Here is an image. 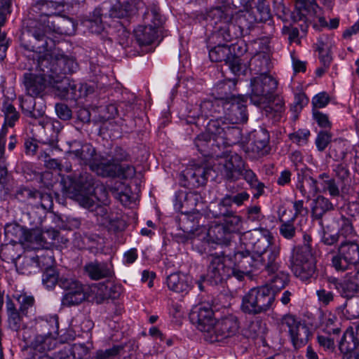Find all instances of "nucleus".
Segmentation results:
<instances>
[{
  "label": "nucleus",
  "instance_id": "obj_9",
  "mask_svg": "<svg viewBox=\"0 0 359 359\" xmlns=\"http://www.w3.org/2000/svg\"><path fill=\"white\" fill-rule=\"evenodd\" d=\"M224 99L204 100L200 104L191 109L187 114V122L195 124L197 127L206 126L208 118H220V114L224 111Z\"/></svg>",
  "mask_w": 359,
  "mask_h": 359
},
{
  "label": "nucleus",
  "instance_id": "obj_44",
  "mask_svg": "<svg viewBox=\"0 0 359 359\" xmlns=\"http://www.w3.org/2000/svg\"><path fill=\"white\" fill-rule=\"evenodd\" d=\"M253 150L259 154L267 153L269 143V135L264 128L255 130L253 133Z\"/></svg>",
  "mask_w": 359,
  "mask_h": 359
},
{
  "label": "nucleus",
  "instance_id": "obj_52",
  "mask_svg": "<svg viewBox=\"0 0 359 359\" xmlns=\"http://www.w3.org/2000/svg\"><path fill=\"white\" fill-rule=\"evenodd\" d=\"M215 46L209 50V57L211 61L226 62L231 52L226 44H215Z\"/></svg>",
  "mask_w": 359,
  "mask_h": 359
},
{
  "label": "nucleus",
  "instance_id": "obj_16",
  "mask_svg": "<svg viewBox=\"0 0 359 359\" xmlns=\"http://www.w3.org/2000/svg\"><path fill=\"white\" fill-rule=\"evenodd\" d=\"M224 116L219 120L230 128H238L235 125L245 122L248 120L246 105L243 97L231 96L229 100H225Z\"/></svg>",
  "mask_w": 359,
  "mask_h": 359
},
{
  "label": "nucleus",
  "instance_id": "obj_13",
  "mask_svg": "<svg viewBox=\"0 0 359 359\" xmlns=\"http://www.w3.org/2000/svg\"><path fill=\"white\" fill-rule=\"evenodd\" d=\"M219 169L223 179L230 182H236L241 178L245 181L247 175L253 172L243 158L236 153L231 154L224 158L219 163Z\"/></svg>",
  "mask_w": 359,
  "mask_h": 359
},
{
  "label": "nucleus",
  "instance_id": "obj_20",
  "mask_svg": "<svg viewBox=\"0 0 359 359\" xmlns=\"http://www.w3.org/2000/svg\"><path fill=\"white\" fill-rule=\"evenodd\" d=\"M189 318L197 329L205 334H210L216 322L212 307L205 303L194 306L189 313Z\"/></svg>",
  "mask_w": 359,
  "mask_h": 359
},
{
  "label": "nucleus",
  "instance_id": "obj_19",
  "mask_svg": "<svg viewBox=\"0 0 359 359\" xmlns=\"http://www.w3.org/2000/svg\"><path fill=\"white\" fill-rule=\"evenodd\" d=\"M60 287L65 290L61 300L62 305L64 306L78 305L85 301L87 297L83 284L72 278L62 276Z\"/></svg>",
  "mask_w": 359,
  "mask_h": 359
},
{
  "label": "nucleus",
  "instance_id": "obj_2",
  "mask_svg": "<svg viewBox=\"0 0 359 359\" xmlns=\"http://www.w3.org/2000/svg\"><path fill=\"white\" fill-rule=\"evenodd\" d=\"M46 8L45 2H38L32 6L29 17L23 21L20 36L21 46L37 53L38 59L50 55L55 48V41L50 36L47 23L41 20V13Z\"/></svg>",
  "mask_w": 359,
  "mask_h": 359
},
{
  "label": "nucleus",
  "instance_id": "obj_31",
  "mask_svg": "<svg viewBox=\"0 0 359 359\" xmlns=\"http://www.w3.org/2000/svg\"><path fill=\"white\" fill-rule=\"evenodd\" d=\"M296 187L299 190L302 196L307 200H310L318 191L317 181L307 174V171H304V168L297 172V183Z\"/></svg>",
  "mask_w": 359,
  "mask_h": 359
},
{
  "label": "nucleus",
  "instance_id": "obj_25",
  "mask_svg": "<svg viewBox=\"0 0 359 359\" xmlns=\"http://www.w3.org/2000/svg\"><path fill=\"white\" fill-rule=\"evenodd\" d=\"M41 20L47 23V29H50V34L55 32L62 35H72L75 32L74 22L69 18L55 13L47 15L41 12Z\"/></svg>",
  "mask_w": 359,
  "mask_h": 359
},
{
  "label": "nucleus",
  "instance_id": "obj_34",
  "mask_svg": "<svg viewBox=\"0 0 359 359\" xmlns=\"http://www.w3.org/2000/svg\"><path fill=\"white\" fill-rule=\"evenodd\" d=\"M84 271L93 280H100L112 276L113 271L110 264L97 260L87 263Z\"/></svg>",
  "mask_w": 359,
  "mask_h": 359
},
{
  "label": "nucleus",
  "instance_id": "obj_58",
  "mask_svg": "<svg viewBox=\"0 0 359 359\" xmlns=\"http://www.w3.org/2000/svg\"><path fill=\"white\" fill-rule=\"evenodd\" d=\"M223 226L230 233L239 231L242 226V218L237 215L236 212L232 210L228 216L223 219Z\"/></svg>",
  "mask_w": 359,
  "mask_h": 359
},
{
  "label": "nucleus",
  "instance_id": "obj_60",
  "mask_svg": "<svg viewBox=\"0 0 359 359\" xmlns=\"http://www.w3.org/2000/svg\"><path fill=\"white\" fill-rule=\"evenodd\" d=\"M271 276L269 280L270 286L269 288L272 291L280 290L285 287L289 281L288 273L278 270V271Z\"/></svg>",
  "mask_w": 359,
  "mask_h": 359
},
{
  "label": "nucleus",
  "instance_id": "obj_46",
  "mask_svg": "<svg viewBox=\"0 0 359 359\" xmlns=\"http://www.w3.org/2000/svg\"><path fill=\"white\" fill-rule=\"evenodd\" d=\"M266 331V325L260 319L250 322L243 330L242 334L246 338L262 337Z\"/></svg>",
  "mask_w": 359,
  "mask_h": 359
},
{
  "label": "nucleus",
  "instance_id": "obj_40",
  "mask_svg": "<svg viewBox=\"0 0 359 359\" xmlns=\"http://www.w3.org/2000/svg\"><path fill=\"white\" fill-rule=\"evenodd\" d=\"M359 346V339L355 336L353 327L348 328L344 333L339 344V349L343 354L351 353Z\"/></svg>",
  "mask_w": 359,
  "mask_h": 359
},
{
  "label": "nucleus",
  "instance_id": "obj_49",
  "mask_svg": "<svg viewBox=\"0 0 359 359\" xmlns=\"http://www.w3.org/2000/svg\"><path fill=\"white\" fill-rule=\"evenodd\" d=\"M339 252L341 256H344L353 265L359 262V245L357 243H342L339 248Z\"/></svg>",
  "mask_w": 359,
  "mask_h": 359
},
{
  "label": "nucleus",
  "instance_id": "obj_41",
  "mask_svg": "<svg viewBox=\"0 0 359 359\" xmlns=\"http://www.w3.org/2000/svg\"><path fill=\"white\" fill-rule=\"evenodd\" d=\"M22 244L18 243H9L3 245L0 251V256L3 261L6 262H13L15 264V262L19 260L23 252Z\"/></svg>",
  "mask_w": 359,
  "mask_h": 359
},
{
  "label": "nucleus",
  "instance_id": "obj_1",
  "mask_svg": "<svg viewBox=\"0 0 359 359\" xmlns=\"http://www.w3.org/2000/svg\"><path fill=\"white\" fill-rule=\"evenodd\" d=\"M46 8L45 2H38L32 6L29 17L23 21L20 36L21 46L37 53L38 59L50 55L55 48V41L50 36L47 23L41 20V13Z\"/></svg>",
  "mask_w": 359,
  "mask_h": 359
},
{
  "label": "nucleus",
  "instance_id": "obj_50",
  "mask_svg": "<svg viewBox=\"0 0 359 359\" xmlns=\"http://www.w3.org/2000/svg\"><path fill=\"white\" fill-rule=\"evenodd\" d=\"M232 211L229 202L224 196L218 203H212L209 206V216L223 219Z\"/></svg>",
  "mask_w": 359,
  "mask_h": 359
},
{
  "label": "nucleus",
  "instance_id": "obj_54",
  "mask_svg": "<svg viewBox=\"0 0 359 359\" xmlns=\"http://www.w3.org/2000/svg\"><path fill=\"white\" fill-rule=\"evenodd\" d=\"M113 196L118 200L123 205H127L130 201V189L122 182L116 183L111 188Z\"/></svg>",
  "mask_w": 359,
  "mask_h": 359
},
{
  "label": "nucleus",
  "instance_id": "obj_59",
  "mask_svg": "<svg viewBox=\"0 0 359 359\" xmlns=\"http://www.w3.org/2000/svg\"><path fill=\"white\" fill-rule=\"evenodd\" d=\"M33 234H34V241L40 245L43 244L48 246L54 243L59 237L60 233L55 229H48L41 233L34 231Z\"/></svg>",
  "mask_w": 359,
  "mask_h": 359
},
{
  "label": "nucleus",
  "instance_id": "obj_62",
  "mask_svg": "<svg viewBox=\"0 0 359 359\" xmlns=\"http://www.w3.org/2000/svg\"><path fill=\"white\" fill-rule=\"evenodd\" d=\"M332 171L334 177L344 185L348 184L351 182V172L345 161L334 165Z\"/></svg>",
  "mask_w": 359,
  "mask_h": 359
},
{
  "label": "nucleus",
  "instance_id": "obj_21",
  "mask_svg": "<svg viewBox=\"0 0 359 359\" xmlns=\"http://www.w3.org/2000/svg\"><path fill=\"white\" fill-rule=\"evenodd\" d=\"M39 58L47 60V67L51 71L50 74H60L65 76L67 74L73 73L78 67V65L73 57H69L64 53H56L55 48L51 52L50 55Z\"/></svg>",
  "mask_w": 359,
  "mask_h": 359
},
{
  "label": "nucleus",
  "instance_id": "obj_36",
  "mask_svg": "<svg viewBox=\"0 0 359 359\" xmlns=\"http://www.w3.org/2000/svg\"><path fill=\"white\" fill-rule=\"evenodd\" d=\"M158 30L151 25H140L134 30L135 39L140 46H148L158 38Z\"/></svg>",
  "mask_w": 359,
  "mask_h": 359
},
{
  "label": "nucleus",
  "instance_id": "obj_47",
  "mask_svg": "<svg viewBox=\"0 0 359 359\" xmlns=\"http://www.w3.org/2000/svg\"><path fill=\"white\" fill-rule=\"evenodd\" d=\"M15 266L17 271L23 275H29L39 269L34 259V255H22L19 260L15 262Z\"/></svg>",
  "mask_w": 359,
  "mask_h": 359
},
{
  "label": "nucleus",
  "instance_id": "obj_43",
  "mask_svg": "<svg viewBox=\"0 0 359 359\" xmlns=\"http://www.w3.org/2000/svg\"><path fill=\"white\" fill-rule=\"evenodd\" d=\"M88 347L83 344H75L71 348L58 352L55 359H83L88 354Z\"/></svg>",
  "mask_w": 359,
  "mask_h": 359
},
{
  "label": "nucleus",
  "instance_id": "obj_11",
  "mask_svg": "<svg viewBox=\"0 0 359 359\" xmlns=\"http://www.w3.org/2000/svg\"><path fill=\"white\" fill-rule=\"evenodd\" d=\"M208 264L206 273L201 276L203 280H206L212 285H217L229 277L233 276V269L226 264V257L224 251L210 254L208 257Z\"/></svg>",
  "mask_w": 359,
  "mask_h": 359
},
{
  "label": "nucleus",
  "instance_id": "obj_38",
  "mask_svg": "<svg viewBox=\"0 0 359 359\" xmlns=\"http://www.w3.org/2000/svg\"><path fill=\"white\" fill-rule=\"evenodd\" d=\"M320 326L327 334L339 335L341 332V323L337 317L332 313H320Z\"/></svg>",
  "mask_w": 359,
  "mask_h": 359
},
{
  "label": "nucleus",
  "instance_id": "obj_14",
  "mask_svg": "<svg viewBox=\"0 0 359 359\" xmlns=\"http://www.w3.org/2000/svg\"><path fill=\"white\" fill-rule=\"evenodd\" d=\"M272 238L269 231L263 229H255L241 236L240 245L241 249L253 252L257 255L272 245Z\"/></svg>",
  "mask_w": 359,
  "mask_h": 359
},
{
  "label": "nucleus",
  "instance_id": "obj_45",
  "mask_svg": "<svg viewBox=\"0 0 359 359\" xmlns=\"http://www.w3.org/2000/svg\"><path fill=\"white\" fill-rule=\"evenodd\" d=\"M333 209L334 205L328 198L319 196L312 203L311 215L313 218L321 220L326 212Z\"/></svg>",
  "mask_w": 359,
  "mask_h": 359
},
{
  "label": "nucleus",
  "instance_id": "obj_29",
  "mask_svg": "<svg viewBox=\"0 0 359 359\" xmlns=\"http://www.w3.org/2000/svg\"><path fill=\"white\" fill-rule=\"evenodd\" d=\"M255 20L264 22L263 29L268 35H272L275 32L274 22L271 20L269 4L267 0H257L255 6Z\"/></svg>",
  "mask_w": 359,
  "mask_h": 359
},
{
  "label": "nucleus",
  "instance_id": "obj_53",
  "mask_svg": "<svg viewBox=\"0 0 359 359\" xmlns=\"http://www.w3.org/2000/svg\"><path fill=\"white\" fill-rule=\"evenodd\" d=\"M236 87V83L231 80H226L218 82L214 87V94L217 97V99H224L225 100H229L232 90Z\"/></svg>",
  "mask_w": 359,
  "mask_h": 359
},
{
  "label": "nucleus",
  "instance_id": "obj_64",
  "mask_svg": "<svg viewBox=\"0 0 359 359\" xmlns=\"http://www.w3.org/2000/svg\"><path fill=\"white\" fill-rule=\"evenodd\" d=\"M339 237V235L337 231V226L330 222L323 229L321 241L325 245H332L337 243Z\"/></svg>",
  "mask_w": 359,
  "mask_h": 359
},
{
  "label": "nucleus",
  "instance_id": "obj_35",
  "mask_svg": "<svg viewBox=\"0 0 359 359\" xmlns=\"http://www.w3.org/2000/svg\"><path fill=\"white\" fill-rule=\"evenodd\" d=\"M51 78L50 86L55 88L57 91V95L61 98H67L69 93H74L76 90V86L72 84L69 78L62 74H50Z\"/></svg>",
  "mask_w": 359,
  "mask_h": 359
},
{
  "label": "nucleus",
  "instance_id": "obj_33",
  "mask_svg": "<svg viewBox=\"0 0 359 359\" xmlns=\"http://www.w3.org/2000/svg\"><path fill=\"white\" fill-rule=\"evenodd\" d=\"M168 288L175 292H187L192 286L190 276L182 273H173L167 277Z\"/></svg>",
  "mask_w": 359,
  "mask_h": 359
},
{
  "label": "nucleus",
  "instance_id": "obj_17",
  "mask_svg": "<svg viewBox=\"0 0 359 359\" xmlns=\"http://www.w3.org/2000/svg\"><path fill=\"white\" fill-rule=\"evenodd\" d=\"M250 252L246 249H241L239 245L234 253L233 276L238 280H242L246 275L259 271V262L257 261V256L251 255Z\"/></svg>",
  "mask_w": 359,
  "mask_h": 359
},
{
  "label": "nucleus",
  "instance_id": "obj_18",
  "mask_svg": "<svg viewBox=\"0 0 359 359\" xmlns=\"http://www.w3.org/2000/svg\"><path fill=\"white\" fill-rule=\"evenodd\" d=\"M238 318L233 316H229L215 322L210 334H204V337L210 343L222 341L235 336L238 333Z\"/></svg>",
  "mask_w": 359,
  "mask_h": 359
},
{
  "label": "nucleus",
  "instance_id": "obj_39",
  "mask_svg": "<svg viewBox=\"0 0 359 359\" xmlns=\"http://www.w3.org/2000/svg\"><path fill=\"white\" fill-rule=\"evenodd\" d=\"M34 255L38 269H45L54 266L53 250L48 246L37 249Z\"/></svg>",
  "mask_w": 359,
  "mask_h": 359
},
{
  "label": "nucleus",
  "instance_id": "obj_51",
  "mask_svg": "<svg viewBox=\"0 0 359 359\" xmlns=\"http://www.w3.org/2000/svg\"><path fill=\"white\" fill-rule=\"evenodd\" d=\"M15 196L19 201L34 207L37 197L39 196V191L34 188L22 187L16 191Z\"/></svg>",
  "mask_w": 359,
  "mask_h": 359
},
{
  "label": "nucleus",
  "instance_id": "obj_23",
  "mask_svg": "<svg viewBox=\"0 0 359 359\" xmlns=\"http://www.w3.org/2000/svg\"><path fill=\"white\" fill-rule=\"evenodd\" d=\"M130 160V154L122 147H116L102 155L101 176L115 175L122 162Z\"/></svg>",
  "mask_w": 359,
  "mask_h": 359
},
{
  "label": "nucleus",
  "instance_id": "obj_3",
  "mask_svg": "<svg viewBox=\"0 0 359 359\" xmlns=\"http://www.w3.org/2000/svg\"><path fill=\"white\" fill-rule=\"evenodd\" d=\"M206 130L195 139V145L203 155H218L222 148L232 146L241 139L239 128H230L219 120L210 119L206 124Z\"/></svg>",
  "mask_w": 359,
  "mask_h": 359
},
{
  "label": "nucleus",
  "instance_id": "obj_48",
  "mask_svg": "<svg viewBox=\"0 0 359 359\" xmlns=\"http://www.w3.org/2000/svg\"><path fill=\"white\" fill-rule=\"evenodd\" d=\"M208 235L214 243L218 245H228L231 241V233L227 231L222 224L215 225L209 229Z\"/></svg>",
  "mask_w": 359,
  "mask_h": 359
},
{
  "label": "nucleus",
  "instance_id": "obj_55",
  "mask_svg": "<svg viewBox=\"0 0 359 359\" xmlns=\"http://www.w3.org/2000/svg\"><path fill=\"white\" fill-rule=\"evenodd\" d=\"M101 8H95L92 14L90 15L89 19L86 21V26L90 32L93 34H100L104 29L103 22L102 20Z\"/></svg>",
  "mask_w": 359,
  "mask_h": 359
},
{
  "label": "nucleus",
  "instance_id": "obj_27",
  "mask_svg": "<svg viewBox=\"0 0 359 359\" xmlns=\"http://www.w3.org/2000/svg\"><path fill=\"white\" fill-rule=\"evenodd\" d=\"M320 11L315 0H296L295 10L292 13L293 22L311 20Z\"/></svg>",
  "mask_w": 359,
  "mask_h": 359
},
{
  "label": "nucleus",
  "instance_id": "obj_10",
  "mask_svg": "<svg viewBox=\"0 0 359 359\" xmlns=\"http://www.w3.org/2000/svg\"><path fill=\"white\" fill-rule=\"evenodd\" d=\"M46 60L37 59L36 71L37 73H25L23 76V84L26 94L41 97L45 90L50 87V72Z\"/></svg>",
  "mask_w": 359,
  "mask_h": 359
},
{
  "label": "nucleus",
  "instance_id": "obj_61",
  "mask_svg": "<svg viewBox=\"0 0 359 359\" xmlns=\"http://www.w3.org/2000/svg\"><path fill=\"white\" fill-rule=\"evenodd\" d=\"M61 277L54 266L45 269L42 275V283L48 289H53L56 284L60 286Z\"/></svg>",
  "mask_w": 359,
  "mask_h": 359
},
{
  "label": "nucleus",
  "instance_id": "obj_32",
  "mask_svg": "<svg viewBox=\"0 0 359 359\" xmlns=\"http://www.w3.org/2000/svg\"><path fill=\"white\" fill-rule=\"evenodd\" d=\"M6 313H7V323L8 327L13 331L18 332L22 327H25L24 318L26 317L18 310V308L9 297H6Z\"/></svg>",
  "mask_w": 359,
  "mask_h": 359
},
{
  "label": "nucleus",
  "instance_id": "obj_57",
  "mask_svg": "<svg viewBox=\"0 0 359 359\" xmlns=\"http://www.w3.org/2000/svg\"><path fill=\"white\" fill-rule=\"evenodd\" d=\"M6 134V128L3 127L0 132V183L4 184L6 180L8 170L5 165V136Z\"/></svg>",
  "mask_w": 359,
  "mask_h": 359
},
{
  "label": "nucleus",
  "instance_id": "obj_15",
  "mask_svg": "<svg viewBox=\"0 0 359 359\" xmlns=\"http://www.w3.org/2000/svg\"><path fill=\"white\" fill-rule=\"evenodd\" d=\"M282 324L288 327L291 342L295 351H297L309 342L312 334L304 321L288 314L282 318Z\"/></svg>",
  "mask_w": 359,
  "mask_h": 359
},
{
  "label": "nucleus",
  "instance_id": "obj_24",
  "mask_svg": "<svg viewBox=\"0 0 359 359\" xmlns=\"http://www.w3.org/2000/svg\"><path fill=\"white\" fill-rule=\"evenodd\" d=\"M212 170L208 167L194 165L187 168L181 175V184L188 189H194L206 184Z\"/></svg>",
  "mask_w": 359,
  "mask_h": 359
},
{
  "label": "nucleus",
  "instance_id": "obj_8",
  "mask_svg": "<svg viewBox=\"0 0 359 359\" xmlns=\"http://www.w3.org/2000/svg\"><path fill=\"white\" fill-rule=\"evenodd\" d=\"M275 301V292L269 285L250 290L242 299L241 310L247 314L264 313L272 308Z\"/></svg>",
  "mask_w": 359,
  "mask_h": 359
},
{
  "label": "nucleus",
  "instance_id": "obj_12",
  "mask_svg": "<svg viewBox=\"0 0 359 359\" xmlns=\"http://www.w3.org/2000/svg\"><path fill=\"white\" fill-rule=\"evenodd\" d=\"M69 146V155H73L80 164L88 165L91 171L101 177L102 154L97 153L95 148L90 144H81L75 141Z\"/></svg>",
  "mask_w": 359,
  "mask_h": 359
},
{
  "label": "nucleus",
  "instance_id": "obj_37",
  "mask_svg": "<svg viewBox=\"0 0 359 359\" xmlns=\"http://www.w3.org/2000/svg\"><path fill=\"white\" fill-rule=\"evenodd\" d=\"M264 104V112L267 116L274 121H278L285 111V102L282 97L273 96Z\"/></svg>",
  "mask_w": 359,
  "mask_h": 359
},
{
  "label": "nucleus",
  "instance_id": "obj_56",
  "mask_svg": "<svg viewBox=\"0 0 359 359\" xmlns=\"http://www.w3.org/2000/svg\"><path fill=\"white\" fill-rule=\"evenodd\" d=\"M13 297L19 305L18 310L22 315H25L27 317L34 306L35 302L34 298L25 293L13 295Z\"/></svg>",
  "mask_w": 359,
  "mask_h": 359
},
{
  "label": "nucleus",
  "instance_id": "obj_5",
  "mask_svg": "<svg viewBox=\"0 0 359 359\" xmlns=\"http://www.w3.org/2000/svg\"><path fill=\"white\" fill-rule=\"evenodd\" d=\"M266 62L264 58H253L250 62V69L256 74L250 79V100L257 106L269 100L278 86L277 80L265 71Z\"/></svg>",
  "mask_w": 359,
  "mask_h": 359
},
{
  "label": "nucleus",
  "instance_id": "obj_7",
  "mask_svg": "<svg viewBox=\"0 0 359 359\" xmlns=\"http://www.w3.org/2000/svg\"><path fill=\"white\" fill-rule=\"evenodd\" d=\"M210 17L215 21V30L209 37L213 44H226L238 37L237 27L230 23L232 14L226 7L218 6L211 10Z\"/></svg>",
  "mask_w": 359,
  "mask_h": 359
},
{
  "label": "nucleus",
  "instance_id": "obj_42",
  "mask_svg": "<svg viewBox=\"0 0 359 359\" xmlns=\"http://www.w3.org/2000/svg\"><path fill=\"white\" fill-rule=\"evenodd\" d=\"M331 222L337 226L339 235L344 237H353L355 236V230L351 219L342 215H337L332 217Z\"/></svg>",
  "mask_w": 359,
  "mask_h": 359
},
{
  "label": "nucleus",
  "instance_id": "obj_26",
  "mask_svg": "<svg viewBox=\"0 0 359 359\" xmlns=\"http://www.w3.org/2000/svg\"><path fill=\"white\" fill-rule=\"evenodd\" d=\"M4 229L5 237L11 243L24 244L34 242L33 232L17 222L7 223Z\"/></svg>",
  "mask_w": 359,
  "mask_h": 359
},
{
  "label": "nucleus",
  "instance_id": "obj_30",
  "mask_svg": "<svg viewBox=\"0 0 359 359\" xmlns=\"http://www.w3.org/2000/svg\"><path fill=\"white\" fill-rule=\"evenodd\" d=\"M36 96L28 95L19 97L20 107L24 114L28 117L38 118L42 117L46 112V106L43 100L36 102Z\"/></svg>",
  "mask_w": 359,
  "mask_h": 359
},
{
  "label": "nucleus",
  "instance_id": "obj_4",
  "mask_svg": "<svg viewBox=\"0 0 359 359\" xmlns=\"http://www.w3.org/2000/svg\"><path fill=\"white\" fill-rule=\"evenodd\" d=\"M62 189L67 197L74 199L85 208L100 217V222L109 221L108 210L106 207L99 205L88 194L93 191L94 185L93 177L87 172L74 173L62 179Z\"/></svg>",
  "mask_w": 359,
  "mask_h": 359
},
{
  "label": "nucleus",
  "instance_id": "obj_6",
  "mask_svg": "<svg viewBox=\"0 0 359 359\" xmlns=\"http://www.w3.org/2000/svg\"><path fill=\"white\" fill-rule=\"evenodd\" d=\"M303 239L304 243L293 250L290 266L296 277L306 281L316 274V260L310 243L311 236L305 233Z\"/></svg>",
  "mask_w": 359,
  "mask_h": 359
},
{
  "label": "nucleus",
  "instance_id": "obj_28",
  "mask_svg": "<svg viewBox=\"0 0 359 359\" xmlns=\"http://www.w3.org/2000/svg\"><path fill=\"white\" fill-rule=\"evenodd\" d=\"M327 284L329 289H335L341 297L347 299L359 292V286L354 283L348 274L343 278L329 277Z\"/></svg>",
  "mask_w": 359,
  "mask_h": 359
},
{
  "label": "nucleus",
  "instance_id": "obj_22",
  "mask_svg": "<svg viewBox=\"0 0 359 359\" xmlns=\"http://www.w3.org/2000/svg\"><path fill=\"white\" fill-rule=\"evenodd\" d=\"M36 329L42 333L36 335L31 342V347L41 353L53 349L55 346V338L53 335V325L48 321L42 319L37 323Z\"/></svg>",
  "mask_w": 359,
  "mask_h": 359
},
{
  "label": "nucleus",
  "instance_id": "obj_63",
  "mask_svg": "<svg viewBox=\"0 0 359 359\" xmlns=\"http://www.w3.org/2000/svg\"><path fill=\"white\" fill-rule=\"evenodd\" d=\"M131 5L124 1L123 3L116 2L111 6L109 11V17L111 18L121 19L128 16Z\"/></svg>",
  "mask_w": 359,
  "mask_h": 359
}]
</instances>
